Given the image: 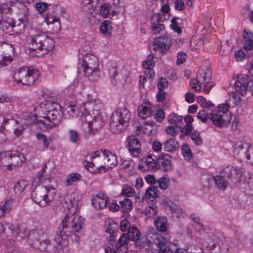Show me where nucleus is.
<instances>
[{"instance_id":"1","label":"nucleus","mask_w":253,"mask_h":253,"mask_svg":"<svg viewBox=\"0 0 253 253\" xmlns=\"http://www.w3.org/2000/svg\"><path fill=\"white\" fill-rule=\"evenodd\" d=\"M69 235L68 231H65L60 226L58 227L54 237L55 244L52 245L47 239V235L42 229L30 231L27 235L28 242L34 248L49 253H58L63 249L66 240Z\"/></svg>"},{"instance_id":"2","label":"nucleus","mask_w":253,"mask_h":253,"mask_svg":"<svg viewBox=\"0 0 253 253\" xmlns=\"http://www.w3.org/2000/svg\"><path fill=\"white\" fill-rule=\"evenodd\" d=\"M78 203V196L74 193L66 195L61 200V203L66 209L65 210L66 215L59 226L64 231H68L69 235L74 233L76 242H78L79 239L76 233H83L82 226L84 223V219L81 216H74L77 211Z\"/></svg>"},{"instance_id":"3","label":"nucleus","mask_w":253,"mask_h":253,"mask_svg":"<svg viewBox=\"0 0 253 253\" xmlns=\"http://www.w3.org/2000/svg\"><path fill=\"white\" fill-rule=\"evenodd\" d=\"M41 105L39 111L40 117L46 119L48 123H43L40 120L45 126L46 130H50L56 127L61 122L63 118V112L59 104L56 102H47Z\"/></svg>"},{"instance_id":"4","label":"nucleus","mask_w":253,"mask_h":253,"mask_svg":"<svg viewBox=\"0 0 253 253\" xmlns=\"http://www.w3.org/2000/svg\"><path fill=\"white\" fill-rule=\"evenodd\" d=\"M32 47L29 50L34 52L36 50L43 51L42 54H46L48 51H52L54 48L55 42L48 37L45 33L39 32L37 34L30 37ZM32 56H38L32 52L30 53Z\"/></svg>"},{"instance_id":"5","label":"nucleus","mask_w":253,"mask_h":253,"mask_svg":"<svg viewBox=\"0 0 253 253\" xmlns=\"http://www.w3.org/2000/svg\"><path fill=\"white\" fill-rule=\"evenodd\" d=\"M130 114L125 107H120L110 118V127L113 133H119L126 128L130 120Z\"/></svg>"},{"instance_id":"6","label":"nucleus","mask_w":253,"mask_h":253,"mask_svg":"<svg viewBox=\"0 0 253 253\" xmlns=\"http://www.w3.org/2000/svg\"><path fill=\"white\" fill-rule=\"evenodd\" d=\"M55 194L56 190L52 186L47 187L38 185L32 191L31 197L35 203L45 207L50 203Z\"/></svg>"},{"instance_id":"7","label":"nucleus","mask_w":253,"mask_h":253,"mask_svg":"<svg viewBox=\"0 0 253 253\" xmlns=\"http://www.w3.org/2000/svg\"><path fill=\"white\" fill-rule=\"evenodd\" d=\"M229 108L230 105L228 104L219 105L217 111L210 113L209 119L218 127L227 126L231 119V114L229 111Z\"/></svg>"},{"instance_id":"8","label":"nucleus","mask_w":253,"mask_h":253,"mask_svg":"<svg viewBox=\"0 0 253 253\" xmlns=\"http://www.w3.org/2000/svg\"><path fill=\"white\" fill-rule=\"evenodd\" d=\"M39 76V73L38 70L28 67H23L19 68L14 72L13 79L17 83L30 86L34 84Z\"/></svg>"},{"instance_id":"9","label":"nucleus","mask_w":253,"mask_h":253,"mask_svg":"<svg viewBox=\"0 0 253 253\" xmlns=\"http://www.w3.org/2000/svg\"><path fill=\"white\" fill-rule=\"evenodd\" d=\"M146 238L149 244H155L159 248V253H174L166 247L167 240L154 229L148 231Z\"/></svg>"},{"instance_id":"10","label":"nucleus","mask_w":253,"mask_h":253,"mask_svg":"<svg viewBox=\"0 0 253 253\" xmlns=\"http://www.w3.org/2000/svg\"><path fill=\"white\" fill-rule=\"evenodd\" d=\"M94 153L93 152L85 156L86 159L84 161V163H86L84 165L85 168L93 174L100 173L102 170L104 172H107L108 169L104 165V160H101L99 157H94Z\"/></svg>"},{"instance_id":"11","label":"nucleus","mask_w":253,"mask_h":253,"mask_svg":"<svg viewBox=\"0 0 253 253\" xmlns=\"http://www.w3.org/2000/svg\"><path fill=\"white\" fill-rule=\"evenodd\" d=\"M99 157L101 160H104V166L107 169V171L113 168L117 164V156L112 152L106 150L102 149L95 151L94 157Z\"/></svg>"},{"instance_id":"12","label":"nucleus","mask_w":253,"mask_h":253,"mask_svg":"<svg viewBox=\"0 0 253 253\" xmlns=\"http://www.w3.org/2000/svg\"><path fill=\"white\" fill-rule=\"evenodd\" d=\"M82 67L85 76H89L98 70L99 62L97 58L94 55L85 56L83 60Z\"/></svg>"},{"instance_id":"13","label":"nucleus","mask_w":253,"mask_h":253,"mask_svg":"<svg viewBox=\"0 0 253 253\" xmlns=\"http://www.w3.org/2000/svg\"><path fill=\"white\" fill-rule=\"evenodd\" d=\"M12 10L7 13H6L0 22V27L1 30L6 34L12 35L14 33H19L16 29L14 20L10 17Z\"/></svg>"},{"instance_id":"14","label":"nucleus","mask_w":253,"mask_h":253,"mask_svg":"<svg viewBox=\"0 0 253 253\" xmlns=\"http://www.w3.org/2000/svg\"><path fill=\"white\" fill-rule=\"evenodd\" d=\"M171 156L168 154L161 153L156 158V169H160L163 171H169L172 169Z\"/></svg>"},{"instance_id":"15","label":"nucleus","mask_w":253,"mask_h":253,"mask_svg":"<svg viewBox=\"0 0 253 253\" xmlns=\"http://www.w3.org/2000/svg\"><path fill=\"white\" fill-rule=\"evenodd\" d=\"M236 78L234 83L236 91L244 96L247 93L248 84L251 78L247 75L240 74L236 76Z\"/></svg>"},{"instance_id":"16","label":"nucleus","mask_w":253,"mask_h":253,"mask_svg":"<svg viewBox=\"0 0 253 253\" xmlns=\"http://www.w3.org/2000/svg\"><path fill=\"white\" fill-rule=\"evenodd\" d=\"M203 184L205 187H210L211 182L214 181L216 187L219 189L224 190L227 187L228 183L226 182V180L220 174V175H216L211 177H203L202 178Z\"/></svg>"},{"instance_id":"17","label":"nucleus","mask_w":253,"mask_h":253,"mask_svg":"<svg viewBox=\"0 0 253 253\" xmlns=\"http://www.w3.org/2000/svg\"><path fill=\"white\" fill-rule=\"evenodd\" d=\"M127 147L129 152L132 154L133 156H138L141 152V143L139 139L134 136H128L126 140Z\"/></svg>"},{"instance_id":"18","label":"nucleus","mask_w":253,"mask_h":253,"mask_svg":"<svg viewBox=\"0 0 253 253\" xmlns=\"http://www.w3.org/2000/svg\"><path fill=\"white\" fill-rule=\"evenodd\" d=\"M233 153L237 156L246 155L247 160L250 159V155L248 152L249 151V147L247 143L242 142H237L233 145Z\"/></svg>"},{"instance_id":"19","label":"nucleus","mask_w":253,"mask_h":253,"mask_svg":"<svg viewBox=\"0 0 253 253\" xmlns=\"http://www.w3.org/2000/svg\"><path fill=\"white\" fill-rule=\"evenodd\" d=\"M126 236L129 237V240L134 242L135 246L141 247L143 244V238L141 236L138 229L135 227H131L128 230Z\"/></svg>"},{"instance_id":"20","label":"nucleus","mask_w":253,"mask_h":253,"mask_svg":"<svg viewBox=\"0 0 253 253\" xmlns=\"http://www.w3.org/2000/svg\"><path fill=\"white\" fill-rule=\"evenodd\" d=\"M163 15L162 13H159L154 14L151 17L152 20H156V22L154 21L152 23V30L155 34L159 33L164 28V25L161 23V22L166 20V18L163 19Z\"/></svg>"},{"instance_id":"21","label":"nucleus","mask_w":253,"mask_h":253,"mask_svg":"<svg viewBox=\"0 0 253 253\" xmlns=\"http://www.w3.org/2000/svg\"><path fill=\"white\" fill-rule=\"evenodd\" d=\"M218 238L215 235L208 236L205 240L207 247L211 250V253H220L219 245L217 243Z\"/></svg>"},{"instance_id":"22","label":"nucleus","mask_w":253,"mask_h":253,"mask_svg":"<svg viewBox=\"0 0 253 253\" xmlns=\"http://www.w3.org/2000/svg\"><path fill=\"white\" fill-rule=\"evenodd\" d=\"M26 158L24 154L18 151H13L11 161L9 162V167L21 166L25 161Z\"/></svg>"},{"instance_id":"23","label":"nucleus","mask_w":253,"mask_h":253,"mask_svg":"<svg viewBox=\"0 0 253 253\" xmlns=\"http://www.w3.org/2000/svg\"><path fill=\"white\" fill-rule=\"evenodd\" d=\"M110 203V200L105 195L102 196L97 195L95 198L92 199V205L96 208L102 209L105 208Z\"/></svg>"},{"instance_id":"24","label":"nucleus","mask_w":253,"mask_h":253,"mask_svg":"<svg viewBox=\"0 0 253 253\" xmlns=\"http://www.w3.org/2000/svg\"><path fill=\"white\" fill-rule=\"evenodd\" d=\"M165 151L172 153L177 150L179 148V144L177 140L171 138L167 140L163 143Z\"/></svg>"},{"instance_id":"25","label":"nucleus","mask_w":253,"mask_h":253,"mask_svg":"<svg viewBox=\"0 0 253 253\" xmlns=\"http://www.w3.org/2000/svg\"><path fill=\"white\" fill-rule=\"evenodd\" d=\"M96 2L94 0H83L81 4V9L83 11L88 14V16H92L93 11L95 9Z\"/></svg>"},{"instance_id":"26","label":"nucleus","mask_w":253,"mask_h":253,"mask_svg":"<svg viewBox=\"0 0 253 253\" xmlns=\"http://www.w3.org/2000/svg\"><path fill=\"white\" fill-rule=\"evenodd\" d=\"M211 76V71L210 68H206L200 69L199 71L197 79L203 84L204 82L210 83V80Z\"/></svg>"},{"instance_id":"27","label":"nucleus","mask_w":253,"mask_h":253,"mask_svg":"<svg viewBox=\"0 0 253 253\" xmlns=\"http://www.w3.org/2000/svg\"><path fill=\"white\" fill-rule=\"evenodd\" d=\"M154 56L152 54H149L147 56L145 60L142 62V67L144 69H146L149 74V77L152 78L154 77L155 73L152 70V68L154 67L155 63L153 61Z\"/></svg>"},{"instance_id":"28","label":"nucleus","mask_w":253,"mask_h":253,"mask_svg":"<svg viewBox=\"0 0 253 253\" xmlns=\"http://www.w3.org/2000/svg\"><path fill=\"white\" fill-rule=\"evenodd\" d=\"M154 224L158 231L161 232H166L168 226L167 217L161 216H157L154 221Z\"/></svg>"},{"instance_id":"29","label":"nucleus","mask_w":253,"mask_h":253,"mask_svg":"<svg viewBox=\"0 0 253 253\" xmlns=\"http://www.w3.org/2000/svg\"><path fill=\"white\" fill-rule=\"evenodd\" d=\"M153 50L159 51L162 55L167 54L170 49L169 47V45H165L156 39H155L153 42Z\"/></svg>"},{"instance_id":"30","label":"nucleus","mask_w":253,"mask_h":253,"mask_svg":"<svg viewBox=\"0 0 253 253\" xmlns=\"http://www.w3.org/2000/svg\"><path fill=\"white\" fill-rule=\"evenodd\" d=\"M236 168L228 166L225 167L220 172V175L226 180L230 185V180L231 179L232 174L236 173Z\"/></svg>"},{"instance_id":"31","label":"nucleus","mask_w":253,"mask_h":253,"mask_svg":"<svg viewBox=\"0 0 253 253\" xmlns=\"http://www.w3.org/2000/svg\"><path fill=\"white\" fill-rule=\"evenodd\" d=\"M89 126L93 129H99L104 126V122L99 114L94 117L92 120L90 119V123H87Z\"/></svg>"},{"instance_id":"32","label":"nucleus","mask_w":253,"mask_h":253,"mask_svg":"<svg viewBox=\"0 0 253 253\" xmlns=\"http://www.w3.org/2000/svg\"><path fill=\"white\" fill-rule=\"evenodd\" d=\"M236 171L237 172L232 174L231 179L230 180V185L231 186H236L242 181L243 172L242 170L236 168Z\"/></svg>"},{"instance_id":"33","label":"nucleus","mask_w":253,"mask_h":253,"mask_svg":"<svg viewBox=\"0 0 253 253\" xmlns=\"http://www.w3.org/2000/svg\"><path fill=\"white\" fill-rule=\"evenodd\" d=\"M142 163H144L145 166L147 167V170L150 169L155 170L156 167V159H153L151 155H148L146 157L142 159Z\"/></svg>"},{"instance_id":"34","label":"nucleus","mask_w":253,"mask_h":253,"mask_svg":"<svg viewBox=\"0 0 253 253\" xmlns=\"http://www.w3.org/2000/svg\"><path fill=\"white\" fill-rule=\"evenodd\" d=\"M146 103H143L141 105L138 107L137 112L139 116L142 119H145L151 115V109L146 106Z\"/></svg>"},{"instance_id":"35","label":"nucleus","mask_w":253,"mask_h":253,"mask_svg":"<svg viewBox=\"0 0 253 253\" xmlns=\"http://www.w3.org/2000/svg\"><path fill=\"white\" fill-rule=\"evenodd\" d=\"M36 135L37 139L42 143L43 147L45 149H47L49 147V143L52 141V138L50 137H47L42 132H37Z\"/></svg>"},{"instance_id":"36","label":"nucleus","mask_w":253,"mask_h":253,"mask_svg":"<svg viewBox=\"0 0 253 253\" xmlns=\"http://www.w3.org/2000/svg\"><path fill=\"white\" fill-rule=\"evenodd\" d=\"M158 189L155 186L149 187L145 191V196L146 198L153 201L158 197L157 192Z\"/></svg>"},{"instance_id":"37","label":"nucleus","mask_w":253,"mask_h":253,"mask_svg":"<svg viewBox=\"0 0 253 253\" xmlns=\"http://www.w3.org/2000/svg\"><path fill=\"white\" fill-rule=\"evenodd\" d=\"M17 124H18V121L14 119L13 117L8 115L7 117L3 118L2 127H4L7 126L9 127H14Z\"/></svg>"},{"instance_id":"38","label":"nucleus","mask_w":253,"mask_h":253,"mask_svg":"<svg viewBox=\"0 0 253 253\" xmlns=\"http://www.w3.org/2000/svg\"><path fill=\"white\" fill-rule=\"evenodd\" d=\"M121 208L123 212H127L132 209V202L130 199L125 198L120 202Z\"/></svg>"},{"instance_id":"39","label":"nucleus","mask_w":253,"mask_h":253,"mask_svg":"<svg viewBox=\"0 0 253 253\" xmlns=\"http://www.w3.org/2000/svg\"><path fill=\"white\" fill-rule=\"evenodd\" d=\"M27 181L21 180L16 182L13 189L16 194L20 195L27 186Z\"/></svg>"},{"instance_id":"40","label":"nucleus","mask_w":253,"mask_h":253,"mask_svg":"<svg viewBox=\"0 0 253 253\" xmlns=\"http://www.w3.org/2000/svg\"><path fill=\"white\" fill-rule=\"evenodd\" d=\"M106 224L108 226L106 232L110 234H114L118 230V224L112 220L107 221Z\"/></svg>"},{"instance_id":"41","label":"nucleus","mask_w":253,"mask_h":253,"mask_svg":"<svg viewBox=\"0 0 253 253\" xmlns=\"http://www.w3.org/2000/svg\"><path fill=\"white\" fill-rule=\"evenodd\" d=\"M80 110L82 112L81 120L83 122L90 123L91 117L90 116L89 111L87 110L84 105L81 107Z\"/></svg>"},{"instance_id":"42","label":"nucleus","mask_w":253,"mask_h":253,"mask_svg":"<svg viewBox=\"0 0 253 253\" xmlns=\"http://www.w3.org/2000/svg\"><path fill=\"white\" fill-rule=\"evenodd\" d=\"M13 152L10 151H3L0 153V158L3 162L7 163V166L9 167V162L11 161Z\"/></svg>"},{"instance_id":"43","label":"nucleus","mask_w":253,"mask_h":253,"mask_svg":"<svg viewBox=\"0 0 253 253\" xmlns=\"http://www.w3.org/2000/svg\"><path fill=\"white\" fill-rule=\"evenodd\" d=\"M181 152L184 158L187 160H189L192 157L191 150L187 144H183L182 146Z\"/></svg>"},{"instance_id":"44","label":"nucleus","mask_w":253,"mask_h":253,"mask_svg":"<svg viewBox=\"0 0 253 253\" xmlns=\"http://www.w3.org/2000/svg\"><path fill=\"white\" fill-rule=\"evenodd\" d=\"M111 26L110 22L107 20L104 21L101 24L100 30L101 32L106 35H109L111 33Z\"/></svg>"},{"instance_id":"45","label":"nucleus","mask_w":253,"mask_h":253,"mask_svg":"<svg viewBox=\"0 0 253 253\" xmlns=\"http://www.w3.org/2000/svg\"><path fill=\"white\" fill-rule=\"evenodd\" d=\"M81 178V175L78 173H71L67 178L66 183L67 185H71L74 182L80 180Z\"/></svg>"},{"instance_id":"46","label":"nucleus","mask_w":253,"mask_h":253,"mask_svg":"<svg viewBox=\"0 0 253 253\" xmlns=\"http://www.w3.org/2000/svg\"><path fill=\"white\" fill-rule=\"evenodd\" d=\"M121 194L127 197H131L135 194V190L130 186H124Z\"/></svg>"},{"instance_id":"47","label":"nucleus","mask_w":253,"mask_h":253,"mask_svg":"<svg viewBox=\"0 0 253 253\" xmlns=\"http://www.w3.org/2000/svg\"><path fill=\"white\" fill-rule=\"evenodd\" d=\"M155 39L158 40L159 41L161 42L165 45H169V47L170 48L173 44L171 38L168 36V35H164L163 36L157 37Z\"/></svg>"},{"instance_id":"48","label":"nucleus","mask_w":253,"mask_h":253,"mask_svg":"<svg viewBox=\"0 0 253 253\" xmlns=\"http://www.w3.org/2000/svg\"><path fill=\"white\" fill-rule=\"evenodd\" d=\"M181 126L175 124L174 126H168L166 128V131L167 133L175 136L178 131V129L181 128Z\"/></svg>"},{"instance_id":"49","label":"nucleus","mask_w":253,"mask_h":253,"mask_svg":"<svg viewBox=\"0 0 253 253\" xmlns=\"http://www.w3.org/2000/svg\"><path fill=\"white\" fill-rule=\"evenodd\" d=\"M111 6L108 3H104L101 7L100 13L104 17H107L110 14Z\"/></svg>"},{"instance_id":"50","label":"nucleus","mask_w":253,"mask_h":253,"mask_svg":"<svg viewBox=\"0 0 253 253\" xmlns=\"http://www.w3.org/2000/svg\"><path fill=\"white\" fill-rule=\"evenodd\" d=\"M191 138L195 145H201L202 144V140L199 131L197 130L194 131L191 135Z\"/></svg>"},{"instance_id":"51","label":"nucleus","mask_w":253,"mask_h":253,"mask_svg":"<svg viewBox=\"0 0 253 253\" xmlns=\"http://www.w3.org/2000/svg\"><path fill=\"white\" fill-rule=\"evenodd\" d=\"M168 121L169 124H173L177 122H181L182 121V117L179 116L174 113H172L168 116Z\"/></svg>"},{"instance_id":"52","label":"nucleus","mask_w":253,"mask_h":253,"mask_svg":"<svg viewBox=\"0 0 253 253\" xmlns=\"http://www.w3.org/2000/svg\"><path fill=\"white\" fill-rule=\"evenodd\" d=\"M176 17H173L171 20V24L170 27L177 34H180L182 33L181 27H179V23L176 22Z\"/></svg>"},{"instance_id":"53","label":"nucleus","mask_w":253,"mask_h":253,"mask_svg":"<svg viewBox=\"0 0 253 253\" xmlns=\"http://www.w3.org/2000/svg\"><path fill=\"white\" fill-rule=\"evenodd\" d=\"M189 84L193 89H194L196 91H200L201 89L202 84L197 79V78L196 79H190Z\"/></svg>"},{"instance_id":"54","label":"nucleus","mask_w":253,"mask_h":253,"mask_svg":"<svg viewBox=\"0 0 253 253\" xmlns=\"http://www.w3.org/2000/svg\"><path fill=\"white\" fill-rule=\"evenodd\" d=\"M157 182L159 184L160 189L165 190L168 188L169 180L165 176L160 178Z\"/></svg>"},{"instance_id":"55","label":"nucleus","mask_w":253,"mask_h":253,"mask_svg":"<svg viewBox=\"0 0 253 253\" xmlns=\"http://www.w3.org/2000/svg\"><path fill=\"white\" fill-rule=\"evenodd\" d=\"M129 240V237L126 236V234H123L120 237L118 242L116 245H118L119 247L122 248L126 247L127 245V241Z\"/></svg>"},{"instance_id":"56","label":"nucleus","mask_w":253,"mask_h":253,"mask_svg":"<svg viewBox=\"0 0 253 253\" xmlns=\"http://www.w3.org/2000/svg\"><path fill=\"white\" fill-rule=\"evenodd\" d=\"M69 139L73 143H77L79 140V136L78 132L71 129L69 131Z\"/></svg>"},{"instance_id":"57","label":"nucleus","mask_w":253,"mask_h":253,"mask_svg":"<svg viewBox=\"0 0 253 253\" xmlns=\"http://www.w3.org/2000/svg\"><path fill=\"white\" fill-rule=\"evenodd\" d=\"M168 85V81L166 78L163 77L159 79L158 83V88L159 90H164Z\"/></svg>"},{"instance_id":"58","label":"nucleus","mask_w":253,"mask_h":253,"mask_svg":"<svg viewBox=\"0 0 253 253\" xmlns=\"http://www.w3.org/2000/svg\"><path fill=\"white\" fill-rule=\"evenodd\" d=\"M35 7L40 13H42L48 7V4L44 2H39L36 3Z\"/></svg>"},{"instance_id":"59","label":"nucleus","mask_w":253,"mask_h":253,"mask_svg":"<svg viewBox=\"0 0 253 253\" xmlns=\"http://www.w3.org/2000/svg\"><path fill=\"white\" fill-rule=\"evenodd\" d=\"M131 228L130 223L127 219H124L121 222L120 229L122 231H126Z\"/></svg>"},{"instance_id":"60","label":"nucleus","mask_w":253,"mask_h":253,"mask_svg":"<svg viewBox=\"0 0 253 253\" xmlns=\"http://www.w3.org/2000/svg\"><path fill=\"white\" fill-rule=\"evenodd\" d=\"M165 117V113L162 109H158L154 114V118L158 122H162Z\"/></svg>"},{"instance_id":"61","label":"nucleus","mask_w":253,"mask_h":253,"mask_svg":"<svg viewBox=\"0 0 253 253\" xmlns=\"http://www.w3.org/2000/svg\"><path fill=\"white\" fill-rule=\"evenodd\" d=\"M186 57V54L183 52H179L177 55L176 64L177 65H180L183 63Z\"/></svg>"},{"instance_id":"62","label":"nucleus","mask_w":253,"mask_h":253,"mask_svg":"<svg viewBox=\"0 0 253 253\" xmlns=\"http://www.w3.org/2000/svg\"><path fill=\"white\" fill-rule=\"evenodd\" d=\"M14 129V134L16 136H20L22 133L24 128L21 125H18V124L14 127H13Z\"/></svg>"},{"instance_id":"63","label":"nucleus","mask_w":253,"mask_h":253,"mask_svg":"<svg viewBox=\"0 0 253 253\" xmlns=\"http://www.w3.org/2000/svg\"><path fill=\"white\" fill-rule=\"evenodd\" d=\"M192 128L193 127L191 125H186L181 129V132L184 135H188L192 132Z\"/></svg>"},{"instance_id":"64","label":"nucleus","mask_w":253,"mask_h":253,"mask_svg":"<svg viewBox=\"0 0 253 253\" xmlns=\"http://www.w3.org/2000/svg\"><path fill=\"white\" fill-rule=\"evenodd\" d=\"M243 36L245 40H253V33H252L250 30H244L243 33Z\"/></svg>"}]
</instances>
